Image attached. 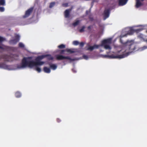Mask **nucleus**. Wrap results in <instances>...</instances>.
Masks as SVG:
<instances>
[{"label":"nucleus","instance_id":"1","mask_svg":"<svg viewBox=\"0 0 147 147\" xmlns=\"http://www.w3.org/2000/svg\"><path fill=\"white\" fill-rule=\"evenodd\" d=\"M43 56H38L35 59V61H32V57H24L22 60L21 65H19L18 67L19 68H24L26 67L32 68L34 66L35 67L36 70L38 72H40L41 69L38 66L43 65L45 63V62L40 61Z\"/></svg>","mask_w":147,"mask_h":147},{"label":"nucleus","instance_id":"2","mask_svg":"<svg viewBox=\"0 0 147 147\" xmlns=\"http://www.w3.org/2000/svg\"><path fill=\"white\" fill-rule=\"evenodd\" d=\"M123 44L126 47L125 51H129L128 52L120 55L113 54L111 55H106L105 57L109 59L122 58L129 55V53L133 52L136 49V45L132 41H127Z\"/></svg>","mask_w":147,"mask_h":147},{"label":"nucleus","instance_id":"3","mask_svg":"<svg viewBox=\"0 0 147 147\" xmlns=\"http://www.w3.org/2000/svg\"><path fill=\"white\" fill-rule=\"evenodd\" d=\"M111 42V39L108 38L105 39L102 41L101 44L100 45H94L93 46H89L87 49V50L90 51H92L95 49H98L100 46H103L104 48L106 49H111V48L110 46L108 44H110Z\"/></svg>","mask_w":147,"mask_h":147},{"label":"nucleus","instance_id":"4","mask_svg":"<svg viewBox=\"0 0 147 147\" xmlns=\"http://www.w3.org/2000/svg\"><path fill=\"white\" fill-rule=\"evenodd\" d=\"M56 59L57 60H63L65 59H67L71 61H74V59H71L70 57L68 56H64L62 55H55Z\"/></svg>","mask_w":147,"mask_h":147},{"label":"nucleus","instance_id":"5","mask_svg":"<svg viewBox=\"0 0 147 147\" xmlns=\"http://www.w3.org/2000/svg\"><path fill=\"white\" fill-rule=\"evenodd\" d=\"M111 10V9L110 8H105L103 13L104 20H105L109 17Z\"/></svg>","mask_w":147,"mask_h":147},{"label":"nucleus","instance_id":"6","mask_svg":"<svg viewBox=\"0 0 147 147\" xmlns=\"http://www.w3.org/2000/svg\"><path fill=\"white\" fill-rule=\"evenodd\" d=\"M3 59L5 61H13L12 59L11 56L6 55H0V60Z\"/></svg>","mask_w":147,"mask_h":147},{"label":"nucleus","instance_id":"7","mask_svg":"<svg viewBox=\"0 0 147 147\" xmlns=\"http://www.w3.org/2000/svg\"><path fill=\"white\" fill-rule=\"evenodd\" d=\"M15 38L14 39L10 40L9 43L10 44H15L19 41L20 36L19 35H17L15 36Z\"/></svg>","mask_w":147,"mask_h":147},{"label":"nucleus","instance_id":"8","mask_svg":"<svg viewBox=\"0 0 147 147\" xmlns=\"http://www.w3.org/2000/svg\"><path fill=\"white\" fill-rule=\"evenodd\" d=\"M33 8L31 7L27 10L25 12V15L23 16L24 18H25L29 16L31 13L32 12Z\"/></svg>","mask_w":147,"mask_h":147},{"label":"nucleus","instance_id":"9","mask_svg":"<svg viewBox=\"0 0 147 147\" xmlns=\"http://www.w3.org/2000/svg\"><path fill=\"white\" fill-rule=\"evenodd\" d=\"M142 28H140L138 29H130L128 31V34L130 35L133 34L134 32H138L142 30Z\"/></svg>","mask_w":147,"mask_h":147},{"label":"nucleus","instance_id":"10","mask_svg":"<svg viewBox=\"0 0 147 147\" xmlns=\"http://www.w3.org/2000/svg\"><path fill=\"white\" fill-rule=\"evenodd\" d=\"M73 7H72L71 8L66 9L65 11L64 12V15L65 18H68L69 17V12L71 11Z\"/></svg>","mask_w":147,"mask_h":147},{"label":"nucleus","instance_id":"11","mask_svg":"<svg viewBox=\"0 0 147 147\" xmlns=\"http://www.w3.org/2000/svg\"><path fill=\"white\" fill-rule=\"evenodd\" d=\"M0 49L5 51H8L11 49V47L7 46H1L0 45Z\"/></svg>","mask_w":147,"mask_h":147},{"label":"nucleus","instance_id":"12","mask_svg":"<svg viewBox=\"0 0 147 147\" xmlns=\"http://www.w3.org/2000/svg\"><path fill=\"white\" fill-rule=\"evenodd\" d=\"M128 0H119V6H123L125 5Z\"/></svg>","mask_w":147,"mask_h":147},{"label":"nucleus","instance_id":"13","mask_svg":"<svg viewBox=\"0 0 147 147\" xmlns=\"http://www.w3.org/2000/svg\"><path fill=\"white\" fill-rule=\"evenodd\" d=\"M8 66L4 63H0V68L5 69H7L8 68Z\"/></svg>","mask_w":147,"mask_h":147},{"label":"nucleus","instance_id":"14","mask_svg":"<svg viewBox=\"0 0 147 147\" xmlns=\"http://www.w3.org/2000/svg\"><path fill=\"white\" fill-rule=\"evenodd\" d=\"M43 56V57H44L43 59L45 57H47V59L49 60H52L53 59V57L51 56V55H42L41 56Z\"/></svg>","mask_w":147,"mask_h":147},{"label":"nucleus","instance_id":"15","mask_svg":"<svg viewBox=\"0 0 147 147\" xmlns=\"http://www.w3.org/2000/svg\"><path fill=\"white\" fill-rule=\"evenodd\" d=\"M142 5V4L140 2V0H136V4L135 5L136 8H139Z\"/></svg>","mask_w":147,"mask_h":147},{"label":"nucleus","instance_id":"16","mask_svg":"<svg viewBox=\"0 0 147 147\" xmlns=\"http://www.w3.org/2000/svg\"><path fill=\"white\" fill-rule=\"evenodd\" d=\"M43 70L45 72L47 73H49L51 72L50 68L46 67H44Z\"/></svg>","mask_w":147,"mask_h":147},{"label":"nucleus","instance_id":"17","mask_svg":"<svg viewBox=\"0 0 147 147\" xmlns=\"http://www.w3.org/2000/svg\"><path fill=\"white\" fill-rule=\"evenodd\" d=\"M49 65L50 67L53 70L56 69L57 68V66L55 64H49Z\"/></svg>","mask_w":147,"mask_h":147},{"label":"nucleus","instance_id":"18","mask_svg":"<svg viewBox=\"0 0 147 147\" xmlns=\"http://www.w3.org/2000/svg\"><path fill=\"white\" fill-rule=\"evenodd\" d=\"M80 20H76L75 22H73L72 23V25L74 27H75L77 25H78L80 23Z\"/></svg>","mask_w":147,"mask_h":147},{"label":"nucleus","instance_id":"19","mask_svg":"<svg viewBox=\"0 0 147 147\" xmlns=\"http://www.w3.org/2000/svg\"><path fill=\"white\" fill-rule=\"evenodd\" d=\"M15 96L17 98L20 97L21 96V93L19 92H17L15 94Z\"/></svg>","mask_w":147,"mask_h":147},{"label":"nucleus","instance_id":"20","mask_svg":"<svg viewBox=\"0 0 147 147\" xmlns=\"http://www.w3.org/2000/svg\"><path fill=\"white\" fill-rule=\"evenodd\" d=\"M5 0H0V5H5Z\"/></svg>","mask_w":147,"mask_h":147},{"label":"nucleus","instance_id":"21","mask_svg":"<svg viewBox=\"0 0 147 147\" xmlns=\"http://www.w3.org/2000/svg\"><path fill=\"white\" fill-rule=\"evenodd\" d=\"M55 2H52L49 5V7L50 8H51L53 7L55 5Z\"/></svg>","mask_w":147,"mask_h":147},{"label":"nucleus","instance_id":"22","mask_svg":"<svg viewBox=\"0 0 147 147\" xmlns=\"http://www.w3.org/2000/svg\"><path fill=\"white\" fill-rule=\"evenodd\" d=\"M85 27L84 26H82L81 28L79 30V32H82L84 31V29L85 28Z\"/></svg>","mask_w":147,"mask_h":147},{"label":"nucleus","instance_id":"23","mask_svg":"<svg viewBox=\"0 0 147 147\" xmlns=\"http://www.w3.org/2000/svg\"><path fill=\"white\" fill-rule=\"evenodd\" d=\"M58 47L60 49H63L65 48V45L63 44H61L59 45Z\"/></svg>","mask_w":147,"mask_h":147},{"label":"nucleus","instance_id":"24","mask_svg":"<svg viewBox=\"0 0 147 147\" xmlns=\"http://www.w3.org/2000/svg\"><path fill=\"white\" fill-rule=\"evenodd\" d=\"M73 44L75 45H77L79 44V43L78 41L75 40L73 42Z\"/></svg>","mask_w":147,"mask_h":147},{"label":"nucleus","instance_id":"25","mask_svg":"<svg viewBox=\"0 0 147 147\" xmlns=\"http://www.w3.org/2000/svg\"><path fill=\"white\" fill-rule=\"evenodd\" d=\"M65 51L68 52H69L70 53H74V51L71 50V49H65Z\"/></svg>","mask_w":147,"mask_h":147},{"label":"nucleus","instance_id":"26","mask_svg":"<svg viewBox=\"0 0 147 147\" xmlns=\"http://www.w3.org/2000/svg\"><path fill=\"white\" fill-rule=\"evenodd\" d=\"M18 46L19 47L21 48H23L24 47V45L22 42H20L19 43Z\"/></svg>","mask_w":147,"mask_h":147},{"label":"nucleus","instance_id":"27","mask_svg":"<svg viewBox=\"0 0 147 147\" xmlns=\"http://www.w3.org/2000/svg\"><path fill=\"white\" fill-rule=\"evenodd\" d=\"M62 6L65 7H67L68 6V3H63L62 4Z\"/></svg>","mask_w":147,"mask_h":147},{"label":"nucleus","instance_id":"28","mask_svg":"<svg viewBox=\"0 0 147 147\" xmlns=\"http://www.w3.org/2000/svg\"><path fill=\"white\" fill-rule=\"evenodd\" d=\"M83 57L84 59L87 60L88 59V56L85 55H84L83 56Z\"/></svg>","mask_w":147,"mask_h":147},{"label":"nucleus","instance_id":"29","mask_svg":"<svg viewBox=\"0 0 147 147\" xmlns=\"http://www.w3.org/2000/svg\"><path fill=\"white\" fill-rule=\"evenodd\" d=\"M4 11V8L3 7H0V11L2 12Z\"/></svg>","mask_w":147,"mask_h":147},{"label":"nucleus","instance_id":"30","mask_svg":"<svg viewBox=\"0 0 147 147\" xmlns=\"http://www.w3.org/2000/svg\"><path fill=\"white\" fill-rule=\"evenodd\" d=\"M5 40V39L2 37L0 36V42H2Z\"/></svg>","mask_w":147,"mask_h":147},{"label":"nucleus","instance_id":"31","mask_svg":"<svg viewBox=\"0 0 147 147\" xmlns=\"http://www.w3.org/2000/svg\"><path fill=\"white\" fill-rule=\"evenodd\" d=\"M84 43L83 42H81L80 43V46L81 47H82L84 46Z\"/></svg>","mask_w":147,"mask_h":147},{"label":"nucleus","instance_id":"32","mask_svg":"<svg viewBox=\"0 0 147 147\" xmlns=\"http://www.w3.org/2000/svg\"><path fill=\"white\" fill-rule=\"evenodd\" d=\"M65 51V50H62L60 51V52L59 53L60 54H63L64 53V52Z\"/></svg>","mask_w":147,"mask_h":147},{"label":"nucleus","instance_id":"33","mask_svg":"<svg viewBox=\"0 0 147 147\" xmlns=\"http://www.w3.org/2000/svg\"><path fill=\"white\" fill-rule=\"evenodd\" d=\"M92 26H89L87 27V28L88 30H91Z\"/></svg>","mask_w":147,"mask_h":147},{"label":"nucleus","instance_id":"34","mask_svg":"<svg viewBox=\"0 0 147 147\" xmlns=\"http://www.w3.org/2000/svg\"><path fill=\"white\" fill-rule=\"evenodd\" d=\"M57 122L58 123H59L61 121V119L59 118H57Z\"/></svg>","mask_w":147,"mask_h":147},{"label":"nucleus","instance_id":"35","mask_svg":"<svg viewBox=\"0 0 147 147\" xmlns=\"http://www.w3.org/2000/svg\"><path fill=\"white\" fill-rule=\"evenodd\" d=\"M146 42H147V39L146 40ZM143 48L144 49H146L147 48V46H144L143 47Z\"/></svg>","mask_w":147,"mask_h":147},{"label":"nucleus","instance_id":"36","mask_svg":"<svg viewBox=\"0 0 147 147\" xmlns=\"http://www.w3.org/2000/svg\"><path fill=\"white\" fill-rule=\"evenodd\" d=\"M72 70L73 72L74 73H76V71L74 69H73Z\"/></svg>","mask_w":147,"mask_h":147},{"label":"nucleus","instance_id":"37","mask_svg":"<svg viewBox=\"0 0 147 147\" xmlns=\"http://www.w3.org/2000/svg\"><path fill=\"white\" fill-rule=\"evenodd\" d=\"M120 42H121L122 43H123V42H122L121 39L120 40Z\"/></svg>","mask_w":147,"mask_h":147},{"label":"nucleus","instance_id":"38","mask_svg":"<svg viewBox=\"0 0 147 147\" xmlns=\"http://www.w3.org/2000/svg\"><path fill=\"white\" fill-rule=\"evenodd\" d=\"M91 20H92L93 19V18H89Z\"/></svg>","mask_w":147,"mask_h":147},{"label":"nucleus","instance_id":"39","mask_svg":"<svg viewBox=\"0 0 147 147\" xmlns=\"http://www.w3.org/2000/svg\"><path fill=\"white\" fill-rule=\"evenodd\" d=\"M86 12V13H87V12H88V11H87Z\"/></svg>","mask_w":147,"mask_h":147},{"label":"nucleus","instance_id":"40","mask_svg":"<svg viewBox=\"0 0 147 147\" xmlns=\"http://www.w3.org/2000/svg\"><path fill=\"white\" fill-rule=\"evenodd\" d=\"M146 32L147 33V30H146Z\"/></svg>","mask_w":147,"mask_h":147}]
</instances>
